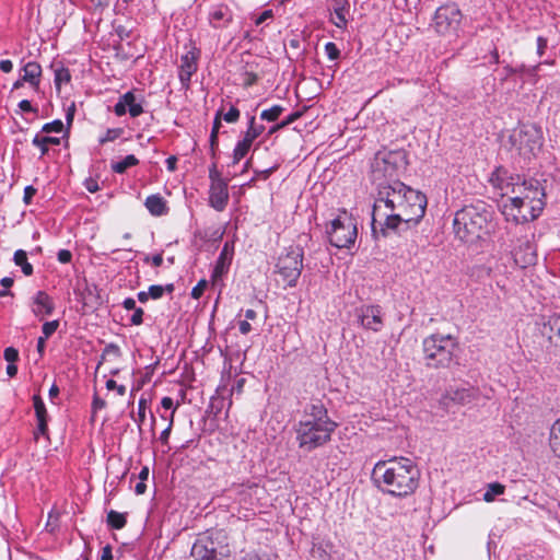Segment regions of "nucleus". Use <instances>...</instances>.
Masks as SVG:
<instances>
[{"label":"nucleus","instance_id":"obj_44","mask_svg":"<svg viewBox=\"0 0 560 560\" xmlns=\"http://www.w3.org/2000/svg\"><path fill=\"white\" fill-rule=\"evenodd\" d=\"M107 390H115L117 395L124 396L126 394V386L117 384L114 380H108L106 382Z\"/></svg>","mask_w":560,"mask_h":560},{"label":"nucleus","instance_id":"obj_37","mask_svg":"<svg viewBox=\"0 0 560 560\" xmlns=\"http://www.w3.org/2000/svg\"><path fill=\"white\" fill-rule=\"evenodd\" d=\"M33 399H34L35 415L37 418L36 420H46L47 411H46L45 404H44L43 399L37 395H35Z\"/></svg>","mask_w":560,"mask_h":560},{"label":"nucleus","instance_id":"obj_25","mask_svg":"<svg viewBox=\"0 0 560 560\" xmlns=\"http://www.w3.org/2000/svg\"><path fill=\"white\" fill-rule=\"evenodd\" d=\"M32 143L39 148L40 158H43L49 152V144L59 145L60 139L57 137L42 136L40 133H36Z\"/></svg>","mask_w":560,"mask_h":560},{"label":"nucleus","instance_id":"obj_24","mask_svg":"<svg viewBox=\"0 0 560 560\" xmlns=\"http://www.w3.org/2000/svg\"><path fill=\"white\" fill-rule=\"evenodd\" d=\"M349 10V3L347 0H332V11L335 18L332 19V23L339 27L345 28L347 26L346 13Z\"/></svg>","mask_w":560,"mask_h":560},{"label":"nucleus","instance_id":"obj_54","mask_svg":"<svg viewBox=\"0 0 560 560\" xmlns=\"http://www.w3.org/2000/svg\"><path fill=\"white\" fill-rule=\"evenodd\" d=\"M47 434V422H37V428L34 431V436L36 440H39L40 436H46Z\"/></svg>","mask_w":560,"mask_h":560},{"label":"nucleus","instance_id":"obj_21","mask_svg":"<svg viewBox=\"0 0 560 560\" xmlns=\"http://www.w3.org/2000/svg\"><path fill=\"white\" fill-rule=\"evenodd\" d=\"M55 305L50 296L45 291H38L33 300V313L37 317L50 315L54 312Z\"/></svg>","mask_w":560,"mask_h":560},{"label":"nucleus","instance_id":"obj_7","mask_svg":"<svg viewBox=\"0 0 560 560\" xmlns=\"http://www.w3.org/2000/svg\"><path fill=\"white\" fill-rule=\"evenodd\" d=\"M329 243L337 248H351L358 236L355 219L347 211H342L336 219L330 221L326 228Z\"/></svg>","mask_w":560,"mask_h":560},{"label":"nucleus","instance_id":"obj_57","mask_svg":"<svg viewBox=\"0 0 560 560\" xmlns=\"http://www.w3.org/2000/svg\"><path fill=\"white\" fill-rule=\"evenodd\" d=\"M548 46V40L547 38L542 37V36H539L537 38V54L538 56H542L545 54V50Z\"/></svg>","mask_w":560,"mask_h":560},{"label":"nucleus","instance_id":"obj_49","mask_svg":"<svg viewBox=\"0 0 560 560\" xmlns=\"http://www.w3.org/2000/svg\"><path fill=\"white\" fill-rule=\"evenodd\" d=\"M207 288V281L200 280L196 287L191 290V298L192 299H199L205 289Z\"/></svg>","mask_w":560,"mask_h":560},{"label":"nucleus","instance_id":"obj_60","mask_svg":"<svg viewBox=\"0 0 560 560\" xmlns=\"http://www.w3.org/2000/svg\"><path fill=\"white\" fill-rule=\"evenodd\" d=\"M302 116V112H294L290 114L284 120H282V126L288 127L295 120H298Z\"/></svg>","mask_w":560,"mask_h":560},{"label":"nucleus","instance_id":"obj_4","mask_svg":"<svg viewBox=\"0 0 560 560\" xmlns=\"http://www.w3.org/2000/svg\"><path fill=\"white\" fill-rule=\"evenodd\" d=\"M493 212L482 201L468 205L456 211L453 220L455 236L465 243H472L491 230Z\"/></svg>","mask_w":560,"mask_h":560},{"label":"nucleus","instance_id":"obj_11","mask_svg":"<svg viewBox=\"0 0 560 560\" xmlns=\"http://www.w3.org/2000/svg\"><path fill=\"white\" fill-rule=\"evenodd\" d=\"M303 248L290 246L285 254L278 258L277 269L289 287H294L303 269Z\"/></svg>","mask_w":560,"mask_h":560},{"label":"nucleus","instance_id":"obj_48","mask_svg":"<svg viewBox=\"0 0 560 560\" xmlns=\"http://www.w3.org/2000/svg\"><path fill=\"white\" fill-rule=\"evenodd\" d=\"M143 310L141 307H137L136 310H133V314L130 318V323L131 325L133 326H139L143 323Z\"/></svg>","mask_w":560,"mask_h":560},{"label":"nucleus","instance_id":"obj_10","mask_svg":"<svg viewBox=\"0 0 560 560\" xmlns=\"http://www.w3.org/2000/svg\"><path fill=\"white\" fill-rule=\"evenodd\" d=\"M510 142L520 155L530 158L542 145L541 128L534 124L522 125L512 131Z\"/></svg>","mask_w":560,"mask_h":560},{"label":"nucleus","instance_id":"obj_41","mask_svg":"<svg viewBox=\"0 0 560 560\" xmlns=\"http://www.w3.org/2000/svg\"><path fill=\"white\" fill-rule=\"evenodd\" d=\"M58 326V320L46 322L42 327L43 337L48 339L57 330Z\"/></svg>","mask_w":560,"mask_h":560},{"label":"nucleus","instance_id":"obj_59","mask_svg":"<svg viewBox=\"0 0 560 560\" xmlns=\"http://www.w3.org/2000/svg\"><path fill=\"white\" fill-rule=\"evenodd\" d=\"M273 16L272 10H265L255 21L256 25L262 24L265 21L271 19Z\"/></svg>","mask_w":560,"mask_h":560},{"label":"nucleus","instance_id":"obj_17","mask_svg":"<svg viewBox=\"0 0 560 560\" xmlns=\"http://www.w3.org/2000/svg\"><path fill=\"white\" fill-rule=\"evenodd\" d=\"M521 175H509L508 171L500 166L497 167L490 175L489 182L491 185L501 191L502 196L511 194L513 184L520 180Z\"/></svg>","mask_w":560,"mask_h":560},{"label":"nucleus","instance_id":"obj_2","mask_svg":"<svg viewBox=\"0 0 560 560\" xmlns=\"http://www.w3.org/2000/svg\"><path fill=\"white\" fill-rule=\"evenodd\" d=\"M420 472L407 457H393L378 460L372 469V481L383 493L396 498L412 494L418 488Z\"/></svg>","mask_w":560,"mask_h":560},{"label":"nucleus","instance_id":"obj_19","mask_svg":"<svg viewBox=\"0 0 560 560\" xmlns=\"http://www.w3.org/2000/svg\"><path fill=\"white\" fill-rule=\"evenodd\" d=\"M208 19L212 27L223 28L232 22L233 13L226 4L220 3L211 8Z\"/></svg>","mask_w":560,"mask_h":560},{"label":"nucleus","instance_id":"obj_28","mask_svg":"<svg viewBox=\"0 0 560 560\" xmlns=\"http://www.w3.org/2000/svg\"><path fill=\"white\" fill-rule=\"evenodd\" d=\"M264 131H265V126L258 125L256 122V117L250 116L248 118V128H247L246 132L244 133V139L248 140L250 143H253L254 140L257 139Z\"/></svg>","mask_w":560,"mask_h":560},{"label":"nucleus","instance_id":"obj_14","mask_svg":"<svg viewBox=\"0 0 560 560\" xmlns=\"http://www.w3.org/2000/svg\"><path fill=\"white\" fill-rule=\"evenodd\" d=\"M209 205L217 211H223L229 202V178H223L213 162L209 167Z\"/></svg>","mask_w":560,"mask_h":560},{"label":"nucleus","instance_id":"obj_23","mask_svg":"<svg viewBox=\"0 0 560 560\" xmlns=\"http://www.w3.org/2000/svg\"><path fill=\"white\" fill-rule=\"evenodd\" d=\"M23 80L31 84L35 90L39 88L42 67L36 61L27 62L23 68Z\"/></svg>","mask_w":560,"mask_h":560},{"label":"nucleus","instance_id":"obj_16","mask_svg":"<svg viewBox=\"0 0 560 560\" xmlns=\"http://www.w3.org/2000/svg\"><path fill=\"white\" fill-rule=\"evenodd\" d=\"M361 325L373 331H380L383 326L382 310L378 305H363L355 311Z\"/></svg>","mask_w":560,"mask_h":560},{"label":"nucleus","instance_id":"obj_38","mask_svg":"<svg viewBox=\"0 0 560 560\" xmlns=\"http://www.w3.org/2000/svg\"><path fill=\"white\" fill-rule=\"evenodd\" d=\"M124 130L121 128H113L107 129L105 135L100 138L98 142L100 144H105L106 142H112L119 138L122 135Z\"/></svg>","mask_w":560,"mask_h":560},{"label":"nucleus","instance_id":"obj_39","mask_svg":"<svg viewBox=\"0 0 560 560\" xmlns=\"http://www.w3.org/2000/svg\"><path fill=\"white\" fill-rule=\"evenodd\" d=\"M63 130V124L61 120L57 119L51 122H47L42 127V131L44 133L56 132L59 133Z\"/></svg>","mask_w":560,"mask_h":560},{"label":"nucleus","instance_id":"obj_46","mask_svg":"<svg viewBox=\"0 0 560 560\" xmlns=\"http://www.w3.org/2000/svg\"><path fill=\"white\" fill-rule=\"evenodd\" d=\"M165 289L163 285L153 284L149 287V295L153 300H158L163 296Z\"/></svg>","mask_w":560,"mask_h":560},{"label":"nucleus","instance_id":"obj_22","mask_svg":"<svg viewBox=\"0 0 560 560\" xmlns=\"http://www.w3.org/2000/svg\"><path fill=\"white\" fill-rule=\"evenodd\" d=\"M144 206L154 217H161L168 212L166 200L160 194L148 196Z\"/></svg>","mask_w":560,"mask_h":560},{"label":"nucleus","instance_id":"obj_42","mask_svg":"<svg viewBox=\"0 0 560 560\" xmlns=\"http://www.w3.org/2000/svg\"><path fill=\"white\" fill-rule=\"evenodd\" d=\"M325 51L330 60H337L340 57V50L332 42L325 45Z\"/></svg>","mask_w":560,"mask_h":560},{"label":"nucleus","instance_id":"obj_64","mask_svg":"<svg viewBox=\"0 0 560 560\" xmlns=\"http://www.w3.org/2000/svg\"><path fill=\"white\" fill-rule=\"evenodd\" d=\"M238 328H240V332L242 335H247V334H249L252 331V326L248 323V320L240 322Z\"/></svg>","mask_w":560,"mask_h":560},{"label":"nucleus","instance_id":"obj_15","mask_svg":"<svg viewBox=\"0 0 560 560\" xmlns=\"http://www.w3.org/2000/svg\"><path fill=\"white\" fill-rule=\"evenodd\" d=\"M512 255L514 262L521 268L533 266L537 261L536 245L527 236L517 240V244L514 246Z\"/></svg>","mask_w":560,"mask_h":560},{"label":"nucleus","instance_id":"obj_34","mask_svg":"<svg viewBox=\"0 0 560 560\" xmlns=\"http://www.w3.org/2000/svg\"><path fill=\"white\" fill-rule=\"evenodd\" d=\"M550 444L553 452L560 456V422H553L550 429Z\"/></svg>","mask_w":560,"mask_h":560},{"label":"nucleus","instance_id":"obj_58","mask_svg":"<svg viewBox=\"0 0 560 560\" xmlns=\"http://www.w3.org/2000/svg\"><path fill=\"white\" fill-rule=\"evenodd\" d=\"M21 110L26 113H37V108L33 107L28 100H23L19 103Z\"/></svg>","mask_w":560,"mask_h":560},{"label":"nucleus","instance_id":"obj_31","mask_svg":"<svg viewBox=\"0 0 560 560\" xmlns=\"http://www.w3.org/2000/svg\"><path fill=\"white\" fill-rule=\"evenodd\" d=\"M252 144L253 143H250L248 140H246L244 138L236 143L234 151H233V161H232L233 165L237 164L243 158H245V155L248 153Z\"/></svg>","mask_w":560,"mask_h":560},{"label":"nucleus","instance_id":"obj_56","mask_svg":"<svg viewBox=\"0 0 560 560\" xmlns=\"http://www.w3.org/2000/svg\"><path fill=\"white\" fill-rule=\"evenodd\" d=\"M210 151L212 159H215L217 156V148L219 145L218 135L211 133L210 135Z\"/></svg>","mask_w":560,"mask_h":560},{"label":"nucleus","instance_id":"obj_50","mask_svg":"<svg viewBox=\"0 0 560 560\" xmlns=\"http://www.w3.org/2000/svg\"><path fill=\"white\" fill-rule=\"evenodd\" d=\"M36 191H37L36 188H34L32 185L26 186L24 188L23 201L25 205L32 203V199L35 196Z\"/></svg>","mask_w":560,"mask_h":560},{"label":"nucleus","instance_id":"obj_62","mask_svg":"<svg viewBox=\"0 0 560 560\" xmlns=\"http://www.w3.org/2000/svg\"><path fill=\"white\" fill-rule=\"evenodd\" d=\"M101 560H113L112 547L109 545L103 547Z\"/></svg>","mask_w":560,"mask_h":560},{"label":"nucleus","instance_id":"obj_6","mask_svg":"<svg viewBox=\"0 0 560 560\" xmlns=\"http://www.w3.org/2000/svg\"><path fill=\"white\" fill-rule=\"evenodd\" d=\"M195 560H229L230 548L223 530L211 529L199 534L191 548Z\"/></svg>","mask_w":560,"mask_h":560},{"label":"nucleus","instance_id":"obj_36","mask_svg":"<svg viewBox=\"0 0 560 560\" xmlns=\"http://www.w3.org/2000/svg\"><path fill=\"white\" fill-rule=\"evenodd\" d=\"M71 80L70 71L67 68L60 67L55 70V85L60 90L62 84L69 83Z\"/></svg>","mask_w":560,"mask_h":560},{"label":"nucleus","instance_id":"obj_5","mask_svg":"<svg viewBox=\"0 0 560 560\" xmlns=\"http://www.w3.org/2000/svg\"><path fill=\"white\" fill-rule=\"evenodd\" d=\"M423 359L431 369H447L456 359L458 343L452 335L433 334L423 339Z\"/></svg>","mask_w":560,"mask_h":560},{"label":"nucleus","instance_id":"obj_20","mask_svg":"<svg viewBox=\"0 0 560 560\" xmlns=\"http://www.w3.org/2000/svg\"><path fill=\"white\" fill-rule=\"evenodd\" d=\"M234 253L233 243L226 242L220 253V256L217 260L215 267L212 272V278L218 279L221 278L229 269L231 265Z\"/></svg>","mask_w":560,"mask_h":560},{"label":"nucleus","instance_id":"obj_61","mask_svg":"<svg viewBox=\"0 0 560 560\" xmlns=\"http://www.w3.org/2000/svg\"><path fill=\"white\" fill-rule=\"evenodd\" d=\"M115 32L121 40L130 37V31L122 25H118Z\"/></svg>","mask_w":560,"mask_h":560},{"label":"nucleus","instance_id":"obj_43","mask_svg":"<svg viewBox=\"0 0 560 560\" xmlns=\"http://www.w3.org/2000/svg\"><path fill=\"white\" fill-rule=\"evenodd\" d=\"M258 491H259V488L257 486L245 487L240 492V502H244L245 504H247L246 498L252 497L253 494H257Z\"/></svg>","mask_w":560,"mask_h":560},{"label":"nucleus","instance_id":"obj_9","mask_svg":"<svg viewBox=\"0 0 560 560\" xmlns=\"http://www.w3.org/2000/svg\"><path fill=\"white\" fill-rule=\"evenodd\" d=\"M337 422H299L296 440L301 448L312 451L326 443Z\"/></svg>","mask_w":560,"mask_h":560},{"label":"nucleus","instance_id":"obj_8","mask_svg":"<svg viewBox=\"0 0 560 560\" xmlns=\"http://www.w3.org/2000/svg\"><path fill=\"white\" fill-rule=\"evenodd\" d=\"M407 164V154L404 150L378 151L371 165L373 178L392 179L397 176L399 170H405Z\"/></svg>","mask_w":560,"mask_h":560},{"label":"nucleus","instance_id":"obj_18","mask_svg":"<svg viewBox=\"0 0 560 560\" xmlns=\"http://www.w3.org/2000/svg\"><path fill=\"white\" fill-rule=\"evenodd\" d=\"M199 51H188L180 58L179 80L183 86L188 88L192 74L197 71Z\"/></svg>","mask_w":560,"mask_h":560},{"label":"nucleus","instance_id":"obj_3","mask_svg":"<svg viewBox=\"0 0 560 560\" xmlns=\"http://www.w3.org/2000/svg\"><path fill=\"white\" fill-rule=\"evenodd\" d=\"M546 192L541 183L535 178L520 176L513 184L510 205H504V213L512 215L516 223L529 222L537 219L546 206Z\"/></svg>","mask_w":560,"mask_h":560},{"label":"nucleus","instance_id":"obj_35","mask_svg":"<svg viewBox=\"0 0 560 560\" xmlns=\"http://www.w3.org/2000/svg\"><path fill=\"white\" fill-rule=\"evenodd\" d=\"M283 110L284 108L281 105H273L271 108L262 110L260 118L267 121H276Z\"/></svg>","mask_w":560,"mask_h":560},{"label":"nucleus","instance_id":"obj_63","mask_svg":"<svg viewBox=\"0 0 560 560\" xmlns=\"http://www.w3.org/2000/svg\"><path fill=\"white\" fill-rule=\"evenodd\" d=\"M13 69V63L11 60L5 59L0 61V70H2L5 73L11 72Z\"/></svg>","mask_w":560,"mask_h":560},{"label":"nucleus","instance_id":"obj_30","mask_svg":"<svg viewBox=\"0 0 560 560\" xmlns=\"http://www.w3.org/2000/svg\"><path fill=\"white\" fill-rule=\"evenodd\" d=\"M547 326L552 332V335L549 336V340L560 347V314L552 315L549 318L548 324L545 325V328H547Z\"/></svg>","mask_w":560,"mask_h":560},{"label":"nucleus","instance_id":"obj_1","mask_svg":"<svg viewBox=\"0 0 560 560\" xmlns=\"http://www.w3.org/2000/svg\"><path fill=\"white\" fill-rule=\"evenodd\" d=\"M427 205L424 194L400 180L380 184L372 210L373 234L381 233L385 237L388 231L399 232L401 225L408 229L417 225L424 217Z\"/></svg>","mask_w":560,"mask_h":560},{"label":"nucleus","instance_id":"obj_33","mask_svg":"<svg viewBox=\"0 0 560 560\" xmlns=\"http://www.w3.org/2000/svg\"><path fill=\"white\" fill-rule=\"evenodd\" d=\"M504 490L505 487L499 482L489 483L483 493V500L486 502H492L495 499V497L503 494Z\"/></svg>","mask_w":560,"mask_h":560},{"label":"nucleus","instance_id":"obj_52","mask_svg":"<svg viewBox=\"0 0 560 560\" xmlns=\"http://www.w3.org/2000/svg\"><path fill=\"white\" fill-rule=\"evenodd\" d=\"M114 113L117 116H122L127 113V106L122 101V95L119 97L118 102L114 106Z\"/></svg>","mask_w":560,"mask_h":560},{"label":"nucleus","instance_id":"obj_53","mask_svg":"<svg viewBox=\"0 0 560 560\" xmlns=\"http://www.w3.org/2000/svg\"><path fill=\"white\" fill-rule=\"evenodd\" d=\"M258 81V75L254 72H245L244 74V85L245 86H252L256 84Z\"/></svg>","mask_w":560,"mask_h":560},{"label":"nucleus","instance_id":"obj_26","mask_svg":"<svg viewBox=\"0 0 560 560\" xmlns=\"http://www.w3.org/2000/svg\"><path fill=\"white\" fill-rule=\"evenodd\" d=\"M122 101L126 104L127 112L130 114L131 117H138L143 113L141 103L136 102V96L131 91L122 95Z\"/></svg>","mask_w":560,"mask_h":560},{"label":"nucleus","instance_id":"obj_55","mask_svg":"<svg viewBox=\"0 0 560 560\" xmlns=\"http://www.w3.org/2000/svg\"><path fill=\"white\" fill-rule=\"evenodd\" d=\"M221 119H222V109H219L217 112L214 120H213L211 133L219 135V130L221 127Z\"/></svg>","mask_w":560,"mask_h":560},{"label":"nucleus","instance_id":"obj_45","mask_svg":"<svg viewBox=\"0 0 560 560\" xmlns=\"http://www.w3.org/2000/svg\"><path fill=\"white\" fill-rule=\"evenodd\" d=\"M3 357L9 363H14L19 359V351L13 347H8L4 349Z\"/></svg>","mask_w":560,"mask_h":560},{"label":"nucleus","instance_id":"obj_51","mask_svg":"<svg viewBox=\"0 0 560 560\" xmlns=\"http://www.w3.org/2000/svg\"><path fill=\"white\" fill-rule=\"evenodd\" d=\"M57 258L61 264H68L72 259V254L68 249H60L57 254Z\"/></svg>","mask_w":560,"mask_h":560},{"label":"nucleus","instance_id":"obj_29","mask_svg":"<svg viewBox=\"0 0 560 560\" xmlns=\"http://www.w3.org/2000/svg\"><path fill=\"white\" fill-rule=\"evenodd\" d=\"M13 261L16 266L21 267L22 272L25 276H32L33 275V266L27 260V254L23 249H18L14 253Z\"/></svg>","mask_w":560,"mask_h":560},{"label":"nucleus","instance_id":"obj_27","mask_svg":"<svg viewBox=\"0 0 560 560\" xmlns=\"http://www.w3.org/2000/svg\"><path fill=\"white\" fill-rule=\"evenodd\" d=\"M138 164L139 160L133 154H129L121 161L113 162L112 171L117 174H124L129 167L136 166Z\"/></svg>","mask_w":560,"mask_h":560},{"label":"nucleus","instance_id":"obj_13","mask_svg":"<svg viewBox=\"0 0 560 560\" xmlns=\"http://www.w3.org/2000/svg\"><path fill=\"white\" fill-rule=\"evenodd\" d=\"M480 392L469 384L462 386H450L441 398V404L452 412L458 407L468 406L479 401Z\"/></svg>","mask_w":560,"mask_h":560},{"label":"nucleus","instance_id":"obj_47","mask_svg":"<svg viewBox=\"0 0 560 560\" xmlns=\"http://www.w3.org/2000/svg\"><path fill=\"white\" fill-rule=\"evenodd\" d=\"M161 407L165 410H172L171 412V416H170V420H173L174 419V412H175V405H174V400L171 398V397H164L162 398L161 400Z\"/></svg>","mask_w":560,"mask_h":560},{"label":"nucleus","instance_id":"obj_40","mask_svg":"<svg viewBox=\"0 0 560 560\" xmlns=\"http://www.w3.org/2000/svg\"><path fill=\"white\" fill-rule=\"evenodd\" d=\"M223 110V107L221 108ZM240 110L235 106H231L226 113L222 112V118L230 124L236 122L240 118Z\"/></svg>","mask_w":560,"mask_h":560},{"label":"nucleus","instance_id":"obj_32","mask_svg":"<svg viewBox=\"0 0 560 560\" xmlns=\"http://www.w3.org/2000/svg\"><path fill=\"white\" fill-rule=\"evenodd\" d=\"M127 523L126 514L110 510L107 513V524L114 529H121Z\"/></svg>","mask_w":560,"mask_h":560},{"label":"nucleus","instance_id":"obj_12","mask_svg":"<svg viewBox=\"0 0 560 560\" xmlns=\"http://www.w3.org/2000/svg\"><path fill=\"white\" fill-rule=\"evenodd\" d=\"M463 14L456 3H447L436 9L432 27L441 35H453L459 28Z\"/></svg>","mask_w":560,"mask_h":560}]
</instances>
